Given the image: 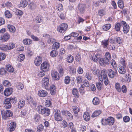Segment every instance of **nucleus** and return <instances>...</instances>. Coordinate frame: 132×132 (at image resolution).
Segmentation results:
<instances>
[{"mask_svg": "<svg viewBox=\"0 0 132 132\" xmlns=\"http://www.w3.org/2000/svg\"><path fill=\"white\" fill-rule=\"evenodd\" d=\"M117 71L116 69H114L113 70L111 69H109L108 70V74L109 77L111 78H113L117 73Z\"/></svg>", "mask_w": 132, "mask_h": 132, "instance_id": "6", "label": "nucleus"}, {"mask_svg": "<svg viewBox=\"0 0 132 132\" xmlns=\"http://www.w3.org/2000/svg\"><path fill=\"white\" fill-rule=\"evenodd\" d=\"M6 69L10 72H12L14 70L13 67L10 65H7L6 66Z\"/></svg>", "mask_w": 132, "mask_h": 132, "instance_id": "41", "label": "nucleus"}, {"mask_svg": "<svg viewBox=\"0 0 132 132\" xmlns=\"http://www.w3.org/2000/svg\"><path fill=\"white\" fill-rule=\"evenodd\" d=\"M111 64L114 69H116L117 67V64L115 61L112 59L111 61Z\"/></svg>", "mask_w": 132, "mask_h": 132, "instance_id": "54", "label": "nucleus"}, {"mask_svg": "<svg viewBox=\"0 0 132 132\" xmlns=\"http://www.w3.org/2000/svg\"><path fill=\"white\" fill-rule=\"evenodd\" d=\"M98 77L101 81L103 80V79L107 77L106 71L105 70H102L100 74L98 75Z\"/></svg>", "mask_w": 132, "mask_h": 132, "instance_id": "10", "label": "nucleus"}, {"mask_svg": "<svg viewBox=\"0 0 132 132\" xmlns=\"http://www.w3.org/2000/svg\"><path fill=\"white\" fill-rule=\"evenodd\" d=\"M42 62V58L40 56H37L35 60L34 63L35 65L38 66L40 65Z\"/></svg>", "mask_w": 132, "mask_h": 132, "instance_id": "15", "label": "nucleus"}, {"mask_svg": "<svg viewBox=\"0 0 132 132\" xmlns=\"http://www.w3.org/2000/svg\"><path fill=\"white\" fill-rule=\"evenodd\" d=\"M58 54V52L55 50H53L51 52L50 55L52 57H56Z\"/></svg>", "mask_w": 132, "mask_h": 132, "instance_id": "29", "label": "nucleus"}, {"mask_svg": "<svg viewBox=\"0 0 132 132\" xmlns=\"http://www.w3.org/2000/svg\"><path fill=\"white\" fill-rule=\"evenodd\" d=\"M82 80V77L81 76L77 77L76 78L77 82L78 83H80Z\"/></svg>", "mask_w": 132, "mask_h": 132, "instance_id": "61", "label": "nucleus"}, {"mask_svg": "<svg viewBox=\"0 0 132 132\" xmlns=\"http://www.w3.org/2000/svg\"><path fill=\"white\" fill-rule=\"evenodd\" d=\"M29 8L31 9H33L35 8V5L34 3L33 2H31L28 5Z\"/></svg>", "mask_w": 132, "mask_h": 132, "instance_id": "55", "label": "nucleus"}, {"mask_svg": "<svg viewBox=\"0 0 132 132\" xmlns=\"http://www.w3.org/2000/svg\"><path fill=\"white\" fill-rule=\"evenodd\" d=\"M109 61L111 58V56L109 53L106 52L105 54V57Z\"/></svg>", "mask_w": 132, "mask_h": 132, "instance_id": "59", "label": "nucleus"}, {"mask_svg": "<svg viewBox=\"0 0 132 132\" xmlns=\"http://www.w3.org/2000/svg\"><path fill=\"white\" fill-rule=\"evenodd\" d=\"M66 60L69 63H72L73 61V57L72 56L70 55L67 58Z\"/></svg>", "mask_w": 132, "mask_h": 132, "instance_id": "37", "label": "nucleus"}, {"mask_svg": "<svg viewBox=\"0 0 132 132\" xmlns=\"http://www.w3.org/2000/svg\"><path fill=\"white\" fill-rule=\"evenodd\" d=\"M1 113L3 118L4 119H6L7 118L11 117L13 115V113L10 110H2Z\"/></svg>", "mask_w": 132, "mask_h": 132, "instance_id": "2", "label": "nucleus"}, {"mask_svg": "<svg viewBox=\"0 0 132 132\" xmlns=\"http://www.w3.org/2000/svg\"><path fill=\"white\" fill-rule=\"evenodd\" d=\"M5 16L7 18H11L12 16V14L8 10L6 11L5 13Z\"/></svg>", "mask_w": 132, "mask_h": 132, "instance_id": "50", "label": "nucleus"}, {"mask_svg": "<svg viewBox=\"0 0 132 132\" xmlns=\"http://www.w3.org/2000/svg\"><path fill=\"white\" fill-rule=\"evenodd\" d=\"M86 6L84 4H79L78 5V9L80 12L82 13L84 12Z\"/></svg>", "mask_w": 132, "mask_h": 132, "instance_id": "17", "label": "nucleus"}, {"mask_svg": "<svg viewBox=\"0 0 132 132\" xmlns=\"http://www.w3.org/2000/svg\"><path fill=\"white\" fill-rule=\"evenodd\" d=\"M28 5V2L26 0H22L21 1L20 3V5L22 7H25Z\"/></svg>", "mask_w": 132, "mask_h": 132, "instance_id": "40", "label": "nucleus"}, {"mask_svg": "<svg viewBox=\"0 0 132 132\" xmlns=\"http://www.w3.org/2000/svg\"><path fill=\"white\" fill-rule=\"evenodd\" d=\"M54 118L55 120L57 121H61L63 120V117L60 110H57L54 114Z\"/></svg>", "mask_w": 132, "mask_h": 132, "instance_id": "5", "label": "nucleus"}, {"mask_svg": "<svg viewBox=\"0 0 132 132\" xmlns=\"http://www.w3.org/2000/svg\"><path fill=\"white\" fill-rule=\"evenodd\" d=\"M55 87L54 85H52L50 86V93L52 95H54L55 94Z\"/></svg>", "mask_w": 132, "mask_h": 132, "instance_id": "31", "label": "nucleus"}, {"mask_svg": "<svg viewBox=\"0 0 132 132\" xmlns=\"http://www.w3.org/2000/svg\"><path fill=\"white\" fill-rule=\"evenodd\" d=\"M109 39L104 40L101 42V44L103 47L108 48L107 46L108 45Z\"/></svg>", "mask_w": 132, "mask_h": 132, "instance_id": "22", "label": "nucleus"}, {"mask_svg": "<svg viewBox=\"0 0 132 132\" xmlns=\"http://www.w3.org/2000/svg\"><path fill=\"white\" fill-rule=\"evenodd\" d=\"M68 27L67 24L62 23L57 28V31L60 33H63L67 30Z\"/></svg>", "mask_w": 132, "mask_h": 132, "instance_id": "4", "label": "nucleus"}, {"mask_svg": "<svg viewBox=\"0 0 132 132\" xmlns=\"http://www.w3.org/2000/svg\"><path fill=\"white\" fill-rule=\"evenodd\" d=\"M101 111L100 110L96 111L92 114V117L94 118L95 117H97L100 115L101 114Z\"/></svg>", "mask_w": 132, "mask_h": 132, "instance_id": "30", "label": "nucleus"}, {"mask_svg": "<svg viewBox=\"0 0 132 132\" xmlns=\"http://www.w3.org/2000/svg\"><path fill=\"white\" fill-rule=\"evenodd\" d=\"M0 50L4 51H6L8 50L7 45H2L0 46Z\"/></svg>", "mask_w": 132, "mask_h": 132, "instance_id": "36", "label": "nucleus"}, {"mask_svg": "<svg viewBox=\"0 0 132 132\" xmlns=\"http://www.w3.org/2000/svg\"><path fill=\"white\" fill-rule=\"evenodd\" d=\"M23 13L22 11L18 9H16L15 12V14L17 15L21 16L22 15Z\"/></svg>", "mask_w": 132, "mask_h": 132, "instance_id": "62", "label": "nucleus"}, {"mask_svg": "<svg viewBox=\"0 0 132 132\" xmlns=\"http://www.w3.org/2000/svg\"><path fill=\"white\" fill-rule=\"evenodd\" d=\"M92 102L94 105H97L100 103V100L98 98L95 97L93 99Z\"/></svg>", "mask_w": 132, "mask_h": 132, "instance_id": "26", "label": "nucleus"}, {"mask_svg": "<svg viewBox=\"0 0 132 132\" xmlns=\"http://www.w3.org/2000/svg\"><path fill=\"white\" fill-rule=\"evenodd\" d=\"M99 62L101 65L103 66L108 65L109 64L110 62L105 58H100L99 60Z\"/></svg>", "mask_w": 132, "mask_h": 132, "instance_id": "9", "label": "nucleus"}, {"mask_svg": "<svg viewBox=\"0 0 132 132\" xmlns=\"http://www.w3.org/2000/svg\"><path fill=\"white\" fill-rule=\"evenodd\" d=\"M13 92V89L10 88H8L5 89L4 94L5 96H8L10 95Z\"/></svg>", "mask_w": 132, "mask_h": 132, "instance_id": "16", "label": "nucleus"}, {"mask_svg": "<svg viewBox=\"0 0 132 132\" xmlns=\"http://www.w3.org/2000/svg\"><path fill=\"white\" fill-rule=\"evenodd\" d=\"M49 79L47 77H45L42 80V86L46 89H48V87L49 85Z\"/></svg>", "mask_w": 132, "mask_h": 132, "instance_id": "8", "label": "nucleus"}, {"mask_svg": "<svg viewBox=\"0 0 132 132\" xmlns=\"http://www.w3.org/2000/svg\"><path fill=\"white\" fill-rule=\"evenodd\" d=\"M37 110L38 113L40 114H45L46 116H48L50 113V110L47 108H44L41 105L38 106Z\"/></svg>", "mask_w": 132, "mask_h": 132, "instance_id": "1", "label": "nucleus"}, {"mask_svg": "<svg viewBox=\"0 0 132 132\" xmlns=\"http://www.w3.org/2000/svg\"><path fill=\"white\" fill-rule=\"evenodd\" d=\"M6 71L4 68H2L0 69V74L1 75H5L6 74Z\"/></svg>", "mask_w": 132, "mask_h": 132, "instance_id": "64", "label": "nucleus"}, {"mask_svg": "<svg viewBox=\"0 0 132 132\" xmlns=\"http://www.w3.org/2000/svg\"><path fill=\"white\" fill-rule=\"evenodd\" d=\"M105 11L103 9L100 10L98 11V15L100 16H103L105 14Z\"/></svg>", "mask_w": 132, "mask_h": 132, "instance_id": "34", "label": "nucleus"}, {"mask_svg": "<svg viewBox=\"0 0 132 132\" xmlns=\"http://www.w3.org/2000/svg\"><path fill=\"white\" fill-rule=\"evenodd\" d=\"M85 77L89 80H90L92 79L91 73L89 72H87L85 75Z\"/></svg>", "mask_w": 132, "mask_h": 132, "instance_id": "45", "label": "nucleus"}, {"mask_svg": "<svg viewBox=\"0 0 132 132\" xmlns=\"http://www.w3.org/2000/svg\"><path fill=\"white\" fill-rule=\"evenodd\" d=\"M47 40V42L48 43H49L52 44L54 42L56 41V40L54 38H51L50 36V38H48Z\"/></svg>", "mask_w": 132, "mask_h": 132, "instance_id": "63", "label": "nucleus"}, {"mask_svg": "<svg viewBox=\"0 0 132 132\" xmlns=\"http://www.w3.org/2000/svg\"><path fill=\"white\" fill-rule=\"evenodd\" d=\"M23 43L25 45H29L32 43V41L29 39H25L23 40Z\"/></svg>", "mask_w": 132, "mask_h": 132, "instance_id": "33", "label": "nucleus"}, {"mask_svg": "<svg viewBox=\"0 0 132 132\" xmlns=\"http://www.w3.org/2000/svg\"><path fill=\"white\" fill-rule=\"evenodd\" d=\"M63 115H64L67 117L68 115L70 114V113L67 110H63L61 111Z\"/></svg>", "mask_w": 132, "mask_h": 132, "instance_id": "57", "label": "nucleus"}, {"mask_svg": "<svg viewBox=\"0 0 132 132\" xmlns=\"http://www.w3.org/2000/svg\"><path fill=\"white\" fill-rule=\"evenodd\" d=\"M123 24H121L119 23H116L115 26V29L117 31H119L120 30V28H121V26Z\"/></svg>", "mask_w": 132, "mask_h": 132, "instance_id": "35", "label": "nucleus"}, {"mask_svg": "<svg viewBox=\"0 0 132 132\" xmlns=\"http://www.w3.org/2000/svg\"><path fill=\"white\" fill-rule=\"evenodd\" d=\"M16 127V124L14 122L10 123L9 126V128L10 131H12L14 130Z\"/></svg>", "mask_w": 132, "mask_h": 132, "instance_id": "18", "label": "nucleus"}, {"mask_svg": "<svg viewBox=\"0 0 132 132\" xmlns=\"http://www.w3.org/2000/svg\"><path fill=\"white\" fill-rule=\"evenodd\" d=\"M47 92L45 90H42L38 92V94L39 96L42 97H45L47 94Z\"/></svg>", "mask_w": 132, "mask_h": 132, "instance_id": "20", "label": "nucleus"}, {"mask_svg": "<svg viewBox=\"0 0 132 132\" xmlns=\"http://www.w3.org/2000/svg\"><path fill=\"white\" fill-rule=\"evenodd\" d=\"M51 104V101L49 100H46L45 102V105L46 106L48 107L50 106Z\"/></svg>", "mask_w": 132, "mask_h": 132, "instance_id": "58", "label": "nucleus"}, {"mask_svg": "<svg viewBox=\"0 0 132 132\" xmlns=\"http://www.w3.org/2000/svg\"><path fill=\"white\" fill-rule=\"evenodd\" d=\"M111 25L110 24H107L103 25L102 26V28L104 30L107 31L111 27Z\"/></svg>", "mask_w": 132, "mask_h": 132, "instance_id": "28", "label": "nucleus"}, {"mask_svg": "<svg viewBox=\"0 0 132 132\" xmlns=\"http://www.w3.org/2000/svg\"><path fill=\"white\" fill-rule=\"evenodd\" d=\"M25 104V101L24 100H20L18 103V108L21 109L24 106Z\"/></svg>", "mask_w": 132, "mask_h": 132, "instance_id": "23", "label": "nucleus"}, {"mask_svg": "<svg viewBox=\"0 0 132 132\" xmlns=\"http://www.w3.org/2000/svg\"><path fill=\"white\" fill-rule=\"evenodd\" d=\"M50 67V65L49 63L47 62H45L41 64L40 69L46 71L48 70Z\"/></svg>", "mask_w": 132, "mask_h": 132, "instance_id": "11", "label": "nucleus"}, {"mask_svg": "<svg viewBox=\"0 0 132 132\" xmlns=\"http://www.w3.org/2000/svg\"><path fill=\"white\" fill-rule=\"evenodd\" d=\"M92 71L93 74L94 75L97 74L99 73L100 72L99 70L96 68L95 67H93V68Z\"/></svg>", "mask_w": 132, "mask_h": 132, "instance_id": "42", "label": "nucleus"}, {"mask_svg": "<svg viewBox=\"0 0 132 132\" xmlns=\"http://www.w3.org/2000/svg\"><path fill=\"white\" fill-rule=\"evenodd\" d=\"M25 58V55L22 54H20L19 55L18 60L20 62L24 60Z\"/></svg>", "mask_w": 132, "mask_h": 132, "instance_id": "53", "label": "nucleus"}, {"mask_svg": "<svg viewBox=\"0 0 132 132\" xmlns=\"http://www.w3.org/2000/svg\"><path fill=\"white\" fill-rule=\"evenodd\" d=\"M10 38V36L9 34L5 33L1 35L0 40L3 43L5 42L8 41Z\"/></svg>", "mask_w": 132, "mask_h": 132, "instance_id": "7", "label": "nucleus"}, {"mask_svg": "<svg viewBox=\"0 0 132 132\" xmlns=\"http://www.w3.org/2000/svg\"><path fill=\"white\" fill-rule=\"evenodd\" d=\"M63 6L61 4H59L57 5V9L58 11H60L63 10Z\"/></svg>", "mask_w": 132, "mask_h": 132, "instance_id": "60", "label": "nucleus"}, {"mask_svg": "<svg viewBox=\"0 0 132 132\" xmlns=\"http://www.w3.org/2000/svg\"><path fill=\"white\" fill-rule=\"evenodd\" d=\"M115 86L118 92H120L121 91V88L120 84L119 83H117L115 84Z\"/></svg>", "mask_w": 132, "mask_h": 132, "instance_id": "32", "label": "nucleus"}, {"mask_svg": "<svg viewBox=\"0 0 132 132\" xmlns=\"http://www.w3.org/2000/svg\"><path fill=\"white\" fill-rule=\"evenodd\" d=\"M27 113V111L25 109H23L21 111V116L22 117H24L26 116Z\"/></svg>", "mask_w": 132, "mask_h": 132, "instance_id": "48", "label": "nucleus"}, {"mask_svg": "<svg viewBox=\"0 0 132 132\" xmlns=\"http://www.w3.org/2000/svg\"><path fill=\"white\" fill-rule=\"evenodd\" d=\"M8 99H9V101L11 103L15 104L16 103L17 101V98L16 97H10L7 98Z\"/></svg>", "mask_w": 132, "mask_h": 132, "instance_id": "39", "label": "nucleus"}, {"mask_svg": "<svg viewBox=\"0 0 132 132\" xmlns=\"http://www.w3.org/2000/svg\"><path fill=\"white\" fill-rule=\"evenodd\" d=\"M104 123L103 122V120L102 119V123L103 125H112L114 123V119L112 117H109L108 118L107 120L105 119Z\"/></svg>", "mask_w": 132, "mask_h": 132, "instance_id": "3", "label": "nucleus"}, {"mask_svg": "<svg viewBox=\"0 0 132 132\" xmlns=\"http://www.w3.org/2000/svg\"><path fill=\"white\" fill-rule=\"evenodd\" d=\"M9 99L7 98L4 101V106L7 109H9L11 107L12 105L10 102L9 101Z\"/></svg>", "mask_w": 132, "mask_h": 132, "instance_id": "13", "label": "nucleus"}, {"mask_svg": "<svg viewBox=\"0 0 132 132\" xmlns=\"http://www.w3.org/2000/svg\"><path fill=\"white\" fill-rule=\"evenodd\" d=\"M35 19L37 23H40L43 21V18L40 15H38L36 16Z\"/></svg>", "mask_w": 132, "mask_h": 132, "instance_id": "27", "label": "nucleus"}, {"mask_svg": "<svg viewBox=\"0 0 132 132\" xmlns=\"http://www.w3.org/2000/svg\"><path fill=\"white\" fill-rule=\"evenodd\" d=\"M3 84L4 86H11L10 82L7 80H5L3 82Z\"/></svg>", "mask_w": 132, "mask_h": 132, "instance_id": "46", "label": "nucleus"}, {"mask_svg": "<svg viewBox=\"0 0 132 132\" xmlns=\"http://www.w3.org/2000/svg\"><path fill=\"white\" fill-rule=\"evenodd\" d=\"M74 113L75 114V116H77V113L79 112V109L77 107H74L73 108Z\"/></svg>", "mask_w": 132, "mask_h": 132, "instance_id": "47", "label": "nucleus"}, {"mask_svg": "<svg viewBox=\"0 0 132 132\" xmlns=\"http://www.w3.org/2000/svg\"><path fill=\"white\" fill-rule=\"evenodd\" d=\"M53 45L54 49H57L59 48L60 44L59 43L55 42L54 43Z\"/></svg>", "mask_w": 132, "mask_h": 132, "instance_id": "56", "label": "nucleus"}, {"mask_svg": "<svg viewBox=\"0 0 132 132\" xmlns=\"http://www.w3.org/2000/svg\"><path fill=\"white\" fill-rule=\"evenodd\" d=\"M78 92L77 89L76 88L73 89L72 91L73 94L77 98H78L79 96L78 95Z\"/></svg>", "mask_w": 132, "mask_h": 132, "instance_id": "43", "label": "nucleus"}, {"mask_svg": "<svg viewBox=\"0 0 132 132\" xmlns=\"http://www.w3.org/2000/svg\"><path fill=\"white\" fill-rule=\"evenodd\" d=\"M16 85L17 88L19 90L22 89L24 88V86L23 84L20 82L18 83Z\"/></svg>", "mask_w": 132, "mask_h": 132, "instance_id": "44", "label": "nucleus"}, {"mask_svg": "<svg viewBox=\"0 0 132 132\" xmlns=\"http://www.w3.org/2000/svg\"><path fill=\"white\" fill-rule=\"evenodd\" d=\"M83 117L84 120L86 121H88L90 119V116L88 112H85L84 113L83 115Z\"/></svg>", "mask_w": 132, "mask_h": 132, "instance_id": "21", "label": "nucleus"}, {"mask_svg": "<svg viewBox=\"0 0 132 132\" xmlns=\"http://www.w3.org/2000/svg\"><path fill=\"white\" fill-rule=\"evenodd\" d=\"M70 80V77L67 76L65 77L64 79V83L66 84H69Z\"/></svg>", "mask_w": 132, "mask_h": 132, "instance_id": "49", "label": "nucleus"}, {"mask_svg": "<svg viewBox=\"0 0 132 132\" xmlns=\"http://www.w3.org/2000/svg\"><path fill=\"white\" fill-rule=\"evenodd\" d=\"M121 24H123L124 25L123 28V31L125 33H127L128 32L129 30V27L126 24V22L124 21H122L121 22Z\"/></svg>", "mask_w": 132, "mask_h": 132, "instance_id": "12", "label": "nucleus"}, {"mask_svg": "<svg viewBox=\"0 0 132 132\" xmlns=\"http://www.w3.org/2000/svg\"><path fill=\"white\" fill-rule=\"evenodd\" d=\"M15 45L12 43H9V45L7 46L8 50H10L12 49H13L15 47Z\"/></svg>", "mask_w": 132, "mask_h": 132, "instance_id": "52", "label": "nucleus"}, {"mask_svg": "<svg viewBox=\"0 0 132 132\" xmlns=\"http://www.w3.org/2000/svg\"><path fill=\"white\" fill-rule=\"evenodd\" d=\"M7 28L9 31L11 32L14 33L15 31V28L14 26H13L9 24L7 26Z\"/></svg>", "mask_w": 132, "mask_h": 132, "instance_id": "25", "label": "nucleus"}, {"mask_svg": "<svg viewBox=\"0 0 132 132\" xmlns=\"http://www.w3.org/2000/svg\"><path fill=\"white\" fill-rule=\"evenodd\" d=\"M96 85L97 87L99 90H101L103 88V86L102 82H97L96 83Z\"/></svg>", "mask_w": 132, "mask_h": 132, "instance_id": "51", "label": "nucleus"}, {"mask_svg": "<svg viewBox=\"0 0 132 132\" xmlns=\"http://www.w3.org/2000/svg\"><path fill=\"white\" fill-rule=\"evenodd\" d=\"M125 67H122V66L120 65L118 67V71L119 73L121 74H124L126 73V70L125 69Z\"/></svg>", "mask_w": 132, "mask_h": 132, "instance_id": "19", "label": "nucleus"}, {"mask_svg": "<svg viewBox=\"0 0 132 132\" xmlns=\"http://www.w3.org/2000/svg\"><path fill=\"white\" fill-rule=\"evenodd\" d=\"M118 5L119 7L121 9H123L124 7V3L122 0H119L118 2Z\"/></svg>", "mask_w": 132, "mask_h": 132, "instance_id": "38", "label": "nucleus"}, {"mask_svg": "<svg viewBox=\"0 0 132 132\" xmlns=\"http://www.w3.org/2000/svg\"><path fill=\"white\" fill-rule=\"evenodd\" d=\"M51 75L54 80H58L60 78V76L58 72L55 71H53L51 72Z\"/></svg>", "mask_w": 132, "mask_h": 132, "instance_id": "14", "label": "nucleus"}, {"mask_svg": "<svg viewBox=\"0 0 132 132\" xmlns=\"http://www.w3.org/2000/svg\"><path fill=\"white\" fill-rule=\"evenodd\" d=\"M45 74V71L43 69H41L38 72L37 75L39 77H42L44 76Z\"/></svg>", "mask_w": 132, "mask_h": 132, "instance_id": "24", "label": "nucleus"}]
</instances>
